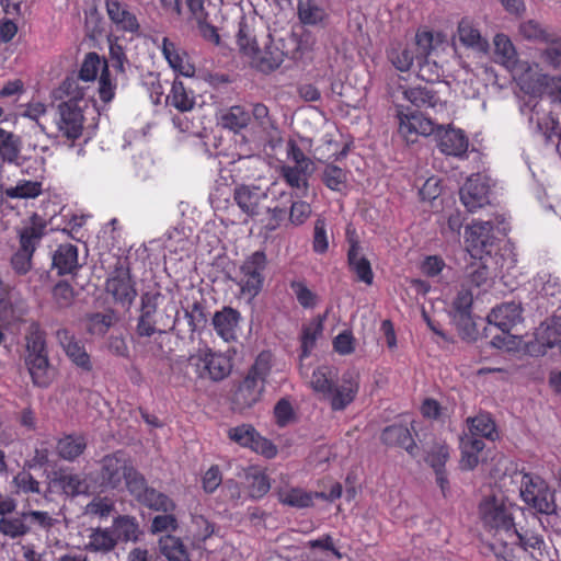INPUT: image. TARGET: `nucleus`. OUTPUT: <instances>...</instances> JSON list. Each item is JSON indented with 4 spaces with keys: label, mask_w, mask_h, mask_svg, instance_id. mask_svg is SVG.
<instances>
[{
    "label": "nucleus",
    "mask_w": 561,
    "mask_h": 561,
    "mask_svg": "<svg viewBox=\"0 0 561 561\" xmlns=\"http://www.w3.org/2000/svg\"><path fill=\"white\" fill-rule=\"evenodd\" d=\"M180 308L160 290H147L140 295L135 333L140 339H149L172 333L183 340L184 334L179 325Z\"/></svg>",
    "instance_id": "nucleus-1"
},
{
    "label": "nucleus",
    "mask_w": 561,
    "mask_h": 561,
    "mask_svg": "<svg viewBox=\"0 0 561 561\" xmlns=\"http://www.w3.org/2000/svg\"><path fill=\"white\" fill-rule=\"evenodd\" d=\"M47 333L37 321L26 328L24 364L33 386L47 389L57 376V368L48 356Z\"/></svg>",
    "instance_id": "nucleus-2"
},
{
    "label": "nucleus",
    "mask_w": 561,
    "mask_h": 561,
    "mask_svg": "<svg viewBox=\"0 0 561 561\" xmlns=\"http://www.w3.org/2000/svg\"><path fill=\"white\" fill-rule=\"evenodd\" d=\"M432 50V32L419 31L413 43L391 48L388 51V58L393 67L402 72L410 70L415 62L419 67V76L424 80H431V78H426L425 72L430 68L428 57Z\"/></svg>",
    "instance_id": "nucleus-3"
},
{
    "label": "nucleus",
    "mask_w": 561,
    "mask_h": 561,
    "mask_svg": "<svg viewBox=\"0 0 561 561\" xmlns=\"http://www.w3.org/2000/svg\"><path fill=\"white\" fill-rule=\"evenodd\" d=\"M66 94L70 98L58 104V118L56 121L60 136L69 140V147L82 136L84 116L79 101L83 99V90L76 80L67 79L62 83Z\"/></svg>",
    "instance_id": "nucleus-4"
},
{
    "label": "nucleus",
    "mask_w": 561,
    "mask_h": 561,
    "mask_svg": "<svg viewBox=\"0 0 561 561\" xmlns=\"http://www.w3.org/2000/svg\"><path fill=\"white\" fill-rule=\"evenodd\" d=\"M134 473L139 471L133 466L130 458L125 451L117 450L101 458L94 481L103 492L117 490L123 482L128 491Z\"/></svg>",
    "instance_id": "nucleus-5"
},
{
    "label": "nucleus",
    "mask_w": 561,
    "mask_h": 561,
    "mask_svg": "<svg viewBox=\"0 0 561 561\" xmlns=\"http://www.w3.org/2000/svg\"><path fill=\"white\" fill-rule=\"evenodd\" d=\"M494 230L499 233L506 234L505 218L496 216L495 221L489 220H474L466 228L465 239L468 251L471 256L491 255L496 247V237Z\"/></svg>",
    "instance_id": "nucleus-6"
},
{
    "label": "nucleus",
    "mask_w": 561,
    "mask_h": 561,
    "mask_svg": "<svg viewBox=\"0 0 561 561\" xmlns=\"http://www.w3.org/2000/svg\"><path fill=\"white\" fill-rule=\"evenodd\" d=\"M266 267L267 257L265 252L255 251L244 259L239 266L238 275L229 276V279L240 287L241 294L249 299H253L263 289Z\"/></svg>",
    "instance_id": "nucleus-7"
},
{
    "label": "nucleus",
    "mask_w": 561,
    "mask_h": 561,
    "mask_svg": "<svg viewBox=\"0 0 561 561\" xmlns=\"http://www.w3.org/2000/svg\"><path fill=\"white\" fill-rule=\"evenodd\" d=\"M520 496L523 501L540 514H556L557 504L554 492L539 476L524 473L522 478Z\"/></svg>",
    "instance_id": "nucleus-8"
},
{
    "label": "nucleus",
    "mask_w": 561,
    "mask_h": 561,
    "mask_svg": "<svg viewBox=\"0 0 561 561\" xmlns=\"http://www.w3.org/2000/svg\"><path fill=\"white\" fill-rule=\"evenodd\" d=\"M106 293L112 295L116 304L123 307H130L138 293L136 282L134 280L129 265L126 261L118 259L113 271L106 278Z\"/></svg>",
    "instance_id": "nucleus-9"
},
{
    "label": "nucleus",
    "mask_w": 561,
    "mask_h": 561,
    "mask_svg": "<svg viewBox=\"0 0 561 561\" xmlns=\"http://www.w3.org/2000/svg\"><path fill=\"white\" fill-rule=\"evenodd\" d=\"M134 474L128 493L138 504L154 512L173 513L175 511L176 504L169 495L149 486L141 472Z\"/></svg>",
    "instance_id": "nucleus-10"
},
{
    "label": "nucleus",
    "mask_w": 561,
    "mask_h": 561,
    "mask_svg": "<svg viewBox=\"0 0 561 561\" xmlns=\"http://www.w3.org/2000/svg\"><path fill=\"white\" fill-rule=\"evenodd\" d=\"M108 21L116 32L140 36L141 25L136 9L124 0H104Z\"/></svg>",
    "instance_id": "nucleus-11"
},
{
    "label": "nucleus",
    "mask_w": 561,
    "mask_h": 561,
    "mask_svg": "<svg viewBox=\"0 0 561 561\" xmlns=\"http://www.w3.org/2000/svg\"><path fill=\"white\" fill-rule=\"evenodd\" d=\"M462 205L470 213L484 207L490 203V185L480 174H472L459 190Z\"/></svg>",
    "instance_id": "nucleus-12"
},
{
    "label": "nucleus",
    "mask_w": 561,
    "mask_h": 561,
    "mask_svg": "<svg viewBox=\"0 0 561 561\" xmlns=\"http://www.w3.org/2000/svg\"><path fill=\"white\" fill-rule=\"evenodd\" d=\"M479 513L483 525L488 528L508 533L515 527L513 515L495 497L483 500L479 505Z\"/></svg>",
    "instance_id": "nucleus-13"
},
{
    "label": "nucleus",
    "mask_w": 561,
    "mask_h": 561,
    "mask_svg": "<svg viewBox=\"0 0 561 561\" xmlns=\"http://www.w3.org/2000/svg\"><path fill=\"white\" fill-rule=\"evenodd\" d=\"M196 366L201 378H209L213 381L224 380L232 369L230 357L221 353H215L211 350H207L198 356Z\"/></svg>",
    "instance_id": "nucleus-14"
},
{
    "label": "nucleus",
    "mask_w": 561,
    "mask_h": 561,
    "mask_svg": "<svg viewBox=\"0 0 561 561\" xmlns=\"http://www.w3.org/2000/svg\"><path fill=\"white\" fill-rule=\"evenodd\" d=\"M359 383L352 371H345L327 396L333 411L345 410L356 398Z\"/></svg>",
    "instance_id": "nucleus-15"
},
{
    "label": "nucleus",
    "mask_w": 561,
    "mask_h": 561,
    "mask_svg": "<svg viewBox=\"0 0 561 561\" xmlns=\"http://www.w3.org/2000/svg\"><path fill=\"white\" fill-rule=\"evenodd\" d=\"M57 337L65 354L77 368L82 373H91L93 370V363L85 346L69 330H58Z\"/></svg>",
    "instance_id": "nucleus-16"
},
{
    "label": "nucleus",
    "mask_w": 561,
    "mask_h": 561,
    "mask_svg": "<svg viewBox=\"0 0 561 561\" xmlns=\"http://www.w3.org/2000/svg\"><path fill=\"white\" fill-rule=\"evenodd\" d=\"M267 191L256 185L239 184L233 190V201L249 217L261 214V203L267 198Z\"/></svg>",
    "instance_id": "nucleus-17"
},
{
    "label": "nucleus",
    "mask_w": 561,
    "mask_h": 561,
    "mask_svg": "<svg viewBox=\"0 0 561 561\" xmlns=\"http://www.w3.org/2000/svg\"><path fill=\"white\" fill-rule=\"evenodd\" d=\"M523 308L520 302L505 301L492 308L486 317L489 325L495 329L512 330L516 324L523 321Z\"/></svg>",
    "instance_id": "nucleus-18"
},
{
    "label": "nucleus",
    "mask_w": 561,
    "mask_h": 561,
    "mask_svg": "<svg viewBox=\"0 0 561 561\" xmlns=\"http://www.w3.org/2000/svg\"><path fill=\"white\" fill-rule=\"evenodd\" d=\"M437 146L444 154L458 158L466 157L469 140L465 131L458 128L438 127Z\"/></svg>",
    "instance_id": "nucleus-19"
},
{
    "label": "nucleus",
    "mask_w": 561,
    "mask_h": 561,
    "mask_svg": "<svg viewBox=\"0 0 561 561\" xmlns=\"http://www.w3.org/2000/svg\"><path fill=\"white\" fill-rule=\"evenodd\" d=\"M380 440L387 447L403 448L412 457H415L419 453V447L413 439L410 430L403 424L386 426L381 432Z\"/></svg>",
    "instance_id": "nucleus-20"
},
{
    "label": "nucleus",
    "mask_w": 561,
    "mask_h": 561,
    "mask_svg": "<svg viewBox=\"0 0 561 561\" xmlns=\"http://www.w3.org/2000/svg\"><path fill=\"white\" fill-rule=\"evenodd\" d=\"M264 388V383L247 375L234 392L233 404L239 411L252 408L261 400Z\"/></svg>",
    "instance_id": "nucleus-21"
},
{
    "label": "nucleus",
    "mask_w": 561,
    "mask_h": 561,
    "mask_svg": "<svg viewBox=\"0 0 561 561\" xmlns=\"http://www.w3.org/2000/svg\"><path fill=\"white\" fill-rule=\"evenodd\" d=\"M484 448L483 439L469 434H461L459 436L460 469L470 471L477 468L480 462V454Z\"/></svg>",
    "instance_id": "nucleus-22"
},
{
    "label": "nucleus",
    "mask_w": 561,
    "mask_h": 561,
    "mask_svg": "<svg viewBox=\"0 0 561 561\" xmlns=\"http://www.w3.org/2000/svg\"><path fill=\"white\" fill-rule=\"evenodd\" d=\"M162 54L176 73L186 78H193L195 76V67L187 61L186 51L178 48L168 37H163L162 39Z\"/></svg>",
    "instance_id": "nucleus-23"
},
{
    "label": "nucleus",
    "mask_w": 561,
    "mask_h": 561,
    "mask_svg": "<svg viewBox=\"0 0 561 561\" xmlns=\"http://www.w3.org/2000/svg\"><path fill=\"white\" fill-rule=\"evenodd\" d=\"M402 94L404 100L409 101L416 108H436L438 106L442 108L445 105L438 92L432 87L416 85L405 88Z\"/></svg>",
    "instance_id": "nucleus-24"
},
{
    "label": "nucleus",
    "mask_w": 561,
    "mask_h": 561,
    "mask_svg": "<svg viewBox=\"0 0 561 561\" xmlns=\"http://www.w3.org/2000/svg\"><path fill=\"white\" fill-rule=\"evenodd\" d=\"M112 529L118 542H138L145 533L139 522L131 515H117L112 523Z\"/></svg>",
    "instance_id": "nucleus-25"
},
{
    "label": "nucleus",
    "mask_w": 561,
    "mask_h": 561,
    "mask_svg": "<svg viewBox=\"0 0 561 561\" xmlns=\"http://www.w3.org/2000/svg\"><path fill=\"white\" fill-rule=\"evenodd\" d=\"M293 192L282 191L271 201V205L266 207L268 220L265 228L268 231H275L287 219Z\"/></svg>",
    "instance_id": "nucleus-26"
},
{
    "label": "nucleus",
    "mask_w": 561,
    "mask_h": 561,
    "mask_svg": "<svg viewBox=\"0 0 561 561\" xmlns=\"http://www.w3.org/2000/svg\"><path fill=\"white\" fill-rule=\"evenodd\" d=\"M51 264L58 275L75 274L80 267L78 248L71 243L60 244L53 254Z\"/></svg>",
    "instance_id": "nucleus-27"
},
{
    "label": "nucleus",
    "mask_w": 561,
    "mask_h": 561,
    "mask_svg": "<svg viewBox=\"0 0 561 561\" xmlns=\"http://www.w3.org/2000/svg\"><path fill=\"white\" fill-rule=\"evenodd\" d=\"M297 16L304 25L324 26L329 19L319 0H298Z\"/></svg>",
    "instance_id": "nucleus-28"
},
{
    "label": "nucleus",
    "mask_w": 561,
    "mask_h": 561,
    "mask_svg": "<svg viewBox=\"0 0 561 561\" xmlns=\"http://www.w3.org/2000/svg\"><path fill=\"white\" fill-rule=\"evenodd\" d=\"M466 424L468 426V432H463L462 434H469L481 439L486 438L492 442L499 437L495 422L492 415L488 412L467 417Z\"/></svg>",
    "instance_id": "nucleus-29"
},
{
    "label": "nucleus",
    "mask_w": 561,
    "mask_h": 561,
    "mask_svg": "<svg viewBox=\"0 0 561 561\" xmlns=\"http://www.w3.org/2000/svg\"><path fill=\"white\" fill-rule=\"evenodd\" d=\"M22 141L18 135L0 128V157L4 162L23 167L27 158L21 157Z\"/></svg>",
    "instance_id": "nucleus-30"
},
{
    "label": "nucleus",
    "mask_w": 561,
    "mask_h": 561,
    "mask_svg": "<svg viewBox=\"0 0 561 561\" xmlns=\"http://www.w3.org/2000/svg\"><path fill=\"white\" fill-rule=\"evenodd\" d=\"M241 314L231 307H224L220 311H216L211 322L215 331L224 340L229 341L234 336V330L239 324Z\"/></svg>",
    "instance_id": "nucleus-31"
},
{
    "label": "nucleus",
    "mask_w": 561,
    "mask_h": 561,
    "mask_svg": "<svg viewBox=\"0 0 561 561\" xmlns=\"http://www.w3.org/2000/svg\"><path fill=\"white\" fill-rule=\"evenodd\" d=\"M457 33L460 43L465 47L483 54L488 53L489 42L481 36L480 31L472 25L470 20L461 19L458 23Z\"/></svg>",
    "instance_id": "nucleus-32"
},
{
    "label": "nucleus",
    "mask_w": 561,
    "mask_h": 561,
    "mask_svg": "<svg viewBox=\"0 0 561 561\" xmlns=\"http://www.w3.org/2000/svg\"><path fill=\"white\" fill-rule=\"evenodd\" d=\"M347 262L352 272L357 276V279L371 285L374 280V273L370 262L367 257L359 255V243L356 240L351 241L347 251Z\"/></svg>",
    "instance_id": "nucleus-33"
},
{
    "label": "nucleus",
    "mask_w": 561,
    "mask_h": 561,
    "mask_svg": "<svg viewBox=\"0 0 561 561\" xmlns=\"http://www.w3.org/2000/svg\"><path fill=\"white\" fill-rule=\"evenodd\" d=\"M329 311L327 310L323 314L316 317L309 324L304 325L301 330V352L300 358H307L314 348L317 340L322 335L323 323L327 320Z\"/></svg>",
    "instance_id": "nucleus-34"
},
{
    "label": "nucleus",
    "mask_w": 561,
    "mask_h": 561,
    "mask_svg": "<svg viewBox=\"0 0 561 561\" xmlns=\"http://www.w3.org/2000/svg\"><path fill=\"white\" fill-rule=\"evenodd\" d=\"M245 488L248 496L251 500H260L267 494L271 489L268 477L256 467H249L244 471Z\"/></svg>",
    "instance_id": "nucleus-35"
},
{
    "label": "nucleus",
    "mask_w": 561,
    "mask_h": 561,
    "mask_svg": "<svg viewBox=\"0 0 561 561\" xmlns=\"http://www.w3.org/2000/svg\"><path fill=\"white\" fill-rule=\"evenodd\" d=\"M285 56H288V53L279 47V43H271L265 46L264 50H260L257 55L251 58L261 71L271 72L282 65Z\"/></svg>",
    "instance_id": "nucleus-36"
},
{
    "label": "nucleus",
    "mask_w": 561,
    "mask_h": 561,
    "mask_svg": "<svg viewBox=\"0 0 561 561\" xmlns=\"http://www.w3.org/2000/svg\"><path fill=\"white\" fill-rule=\"evenodd\" d=\"M337 380L339 373L335 367L321 365L313 370L310 385L313 391L321 393L325 399Z\"/></svg>",
    "instance_id": "nucleus-37"
},
{
    "label": "nucleus",
    "mask_w": 561,
    "mask_h": 561,
    "mask_svg": "<svg viewBox=\"0 0 561 561\" xmlns=\"http://www.w3.org/2000/svg\"><path fill=\"white\" fill-rule=\"evenodd\" d=\"M87 448V439L83 435H65L59 438L56 445L59 457L64 460L73 461L79 458Z\"/></svg>",
    "instance_id": "nucleus-38"
},
{
    "label": "nucleus",
    "mask_w": 561,
    "mask_h": 561,
    "mask_svg": "<svg viewBox=\"0 0 561 561\" xmlns=\"http://www.w3.org/2000/svg\"><path fill=\"white\" fill-rule=\"evenodd\" d=\"M167 103H170L180 112H188L195 105V96L191 89H187L183 81L175 78L171 91L167 95Z\"/></svg>",
    "instance_id": "nucleus-39"
},
{
    "label": "nucleus",
    "mask_w": 561,
    "mask_h": 561,
    "mask_svg": "<svg viewBox=\"0 0 561 561\" xmlns=\"http://www.w3.org/2000/svg\"><path fill=\"white\" fill-rule=\"evenodd\" d=\"M250 113L240 105L230 106L228 110L222 111L218 117V124L233 133H239L244 129L250 123Z\"/></svg>",
    "instance_id": "nucleus-40"
},
{
    "label": "nucleus",
    "mask_w": 561,
    "mask_h": 561,
    "mask_svg": "<svg viewBox=\"0 0 561 561\" xmlns=\"http://www.w3.org/2000/svg\"><path fill=\"white\" fill-rule=\"evenodd\" d=\"M51 482L55 488L60 489L64 494L71 497L85 494L88 491V484L85 480L82 479L79 474L55 472Z\"/></svg>",
    "instance_id": "nucleus-41"
},
{
    "label": "nucleus",
    "mask_w": 561,
    "mask_h": 561,
    "mask_svg": "<svg viewBox=\"0 0 561 561\" xmlns=\"http://www.w3.org/2000/svg\"><path fill=\"white\" fill-rule=\"evenodd\" d=\"M117 545L114 531L110 528H92L89 535V543L87 549L93 552L107 553L112 551Z\"/></svg>",
    "instance_id": "nucleus-42"
},
{
    "label": "nucleus",
    "mask_w": 561,
    "mask_h": 561,
    "mask_svg": "<svg viewBox=\"0 0 561 561\" xmlns=\"http://www.w3.org/2000/svg\"><path fill=\"white\" fill-rule=\"evenodd\" d=\"M483 336L490 337V345L496 350L514 351L518 347L517 335L511 333V330L495 329L493 325L483 329Z\"/></svg>",
    "instance_id": "nucleus-43"
},
{
    "label": "nucleus",
    "mask_w": 561,
    "mask_h": 561,
    "mask_svg": "<svg viewBox=\"0 0 561 561\" xmlns=\"http://www.w3.org/2000/svg\"><path fill=\"white\" fill-rule=\"evenodd\" d=\"M396 117L399 123L398 133L407 144H414L419 138V128L416 122L412 119L414 112L403 105H396Z\"/></svg>",
    "instance_id": "nucleus-44"
},
{
    "label": "nucleus",
    "mask_w": 561,
    "mask_h": 561,
    "mask_svg": "<svg viewBox=\"0 0 561 561\" xmlns=\"http://www.w3.org/2000/svg\"><path fill=\"white\" fill-rule=\"evenodd\" d=\"M159 550L168 561H191L186 547L179 537L162 536L159 539Z\"/></svg>",
    "instance_id": "nucleus-45"
},
{
    "label": "nucleus",
    "mask_w": 561,
    "mask_h": 561,
    "mask_svg": "<svg viewBox=\"0 0 561 561\" xmlns=\"http://www.w3.org/2000/svg\"><path fill=\"white\" fill-rule=\"evenodd\" d=\"M278 501L287 506L295 508H307L313 505L314 493L307 492L300 488L279 489L277 491Z\"/></svg>",
    "instance_id": "nucleus-46"
},
{
    "label": "nucleus",
    "mask_w": 561,
    "mask_h": 561,
    "mask_svg": "<svg viewBox=\"0 0 561 561\" xmlns=\"http://www.w3.org/2000/svg\"><path fill=\"white\" fill-rule=\"evenodd\" d=\"M106 22L95 3L84 10V33L89 39L96 41L105 33Z\"/></svg>",
    "instance_id": "nucleus-47"
},
{
    "label": "nucleus",
    "mask_w": 561,
    "mask_h": 561,
    "mask_svg": "<svg viewBox=\"0 0 561 561\" xmlns=\"http://www.w3.org/2000/svg\"><path fill=\"white\" fill-rule=\"evenodd\" d=\"M184 318L187 320L188 332L193 334L206 328L208 322V312L204 300H195L192 305L183 308Z\"/></svg>",
    "instance_id": "nucleus-48"
},
{
    "label": "nucleus",
    "mask_w": 561,
    "mask_h": 561,
    "mask_svg": "<svg viewBox=\"0 0 561 561\" xmlns=\"http://www.w3.org/2000/svg\"><path fill=\"white\" fill-rule=\"evenodd\" d=\"M448 317L462 341L473 343L478 340L479 332L472 313H451Z\"/></svg>",
    "instance_id": "nucleus-49"
},
{
    "label": "nucleus",
    "mask_w": 561,
    "mask_h": 561,
    "mask_svg": "<svg viewBox=\"0 0 561 561\" xmlns=\"http://www.w3.org/2000/svg\"><path fill=\"white\" fill-rule=\"evenodd\" d=\"M312 170L283 165L280 168V176L291 187L302 190V196L307 195L309 188V176Z\"/></svg>",
    "instance_id": "nucleus-50"
},
{
    "label": "nucleus",
    "mask_w": 561,
    "mask_h": 561,
    "mask_svg": "<svg viewBox=\"0 0 561 561\" xmlns=\"http://www.w3.org/2000/svg\"><path fill=\"white\" fill-rule=\"evenodd\" d=\"M190 11L196 20L197 30L201 36L216 46L220 45V35L218 34L217 27L208 22V13L205 12L203 0H201V8H193L190 9Z\"/></svg>",
    "instance_id": "nucleus-51"
},
{
    "label": "nucleus",
    "mask_w": 561,
    "mask_h": 561,
    "mask_svg": "<svg viewBox=\"0 0 561 561\" xmlns=\"http://www.w3.org/2000/svg\"><path fill=\"white\" fill-rule=\"evenodd\" d=\"M237 45L240 51L245 56L252 57L260 53L256 38L253 35V31L244 18H242L239 22Z\"/></svg>",
    "instance_id": "nucleus-52"
},
{
    "label": "nucleus",
    "mask_w": 561,
    "mask_h": 561,
    "mask_svg": "<svg viewBox=\"0 0 561 561\" xmlns=\"http://www.w3.org/2000/svg\"><path fill=\"white\" fill-rule=\"evenodd\" d=\"M31 530L23 513L19 516L1 517L0 518V533L11 539L20 538L28 534Z\"/></svg>",
    "instance_id": "nucleus-53"
},
{
    "label": "nucleus",
    "mask_w": 561,
    "mask_h": 561,
    "mask_svg": "<svg viewBox=\"0 0 561 561\" xmlns=\"http://www.w3.org/2000/svg\"><path fill=\"white\" fill-rule=\"evenodd\" d=\"M321 180L329 190L342 192L346 187L347 172L333 163H328Z\"/></svg>",
    "instance_id": "nucleus-54"
},
{
    "label": "nucleus",
    "mask_w": 561,
    "mask_h": 561,
    "mask_svg": "<svg viewBox=\"0 0 561 561\" xmlns=\"http://www.w3.org/2000/svg\"><path fill=\"white\" fill-rule=\"evenodd\" d=\"M302 195L294 194L291 196L290 206L288 209V221L294 226L304 225L310 217L312 210L309 203L301 201Z\"/></svg>",
    "instance_id": "nucleus-55"
},
{
    "label": "nucleus",
    "mask_w": 561,
    "mask_h": 561,
    "mask_svg": "<svg viewBox=\"0 0 561 561\" xmlns=\"http://www.w3.org/2000/svg\"><path fill=\"white\" fill-rule=\"evenodd\" d=\"M495 61L503 65L515 62L516 51L511 39L504 34H497L494 37Z\"/></svg>",
    "instance_id": "nucleus-56"
},
{
    "label": "nucleus",
    "mask_w": 561,
    "mask_h": 561,
    "mask_svg": "<svg viewBox=\"0 0 561 561\" xmlns=\"http://www.w3.org/2000/svg\"><path fill=\"white\" fill-rule=\"evenodd\" d=\"M45 225H33L25 227L20 232V250L33 255L36 245L39 243L44 236Z\"/></svg>",
    "instance_id": "nucleus-57"
},
{
    "label": "nucleus",
    "mask_w": 561,
    "mask_h": 561,
    "mask_svg": "<svg viewBox=\"0 0 561 561\" xmlns=\"http://www.w3.org/2000/svg\"><path fill=\"white\" fill-rule=\"evenodd\" d=\"M42 194V183L38 181H19L13 187L5 190V195L10 198H35Z\"/></svg>",
    "instance_id": "nucleus-58"
},
{
    "label": "nucleus",
    "mask_w": 561,
    "mask_h": 561,
    "mask_svg": "<svg viewBox=\"0 0 561 561\" xmlns=\"http://www.w3.org/2000/svg\"><path fill=\"white\" fill-rule=\"evenodd\" d=\"M272 358L273 355L270 351L261 352L256 356L253 365L250 367L247 375L252 376L254 379L265 385L266 379L272 370Z\"/></svg>",
    "instance_id": "nucleus-59"
},
{
    "label": "nucleus",
    "mask_w": 561,
    "mask_h": 561,
    "mask_svg": "<svg viewBox=\"0 0 561 561\" xmlns=\"http://www.w3.org/2000/svg\"><path fill=\"white\" fill-rule=\"evenodd\" d=\"M107 41L110 46V60L112 67L116 70L117 73L125 77V65L128 64V58L126 56L125 48L123 45L118 43L117 36H113L112 34H110L107 35Z\"/></svg>",
    "instance_id": "nucleus-60"
},
{
    "label": "nucleus",
    "mask_w": 561,
    "mask_h": 561,
    "mask_svg": "<svg viewBox=\"0 0 561 561\" xmlns=\"http://www.w3.org/2000/svg\"><path fill=\"white\" fill-rule=\"evenodd\" d=\"M12 483L19 494L41 493L39 482L25 468L13 477Z\"/></svg>",
    "instance_id": "nucleus-61"
},
{
    "label": "nucleus",
    "mask_w": 561,
    "mask_h": 561,
    "mask_svg": "<svg viewBox=\"0 0 561 561\" xmlns=\"http://www.w3.org/2000/svg\"><path fill=\"white\" fill-rule=\"evenodd\" d=\"M256 430L250 424H242L232 427L228 432V436L231 440L239 444L242 447L251 448L256 437Z\"/></svg>",
    "instance_id": "nucleus-62"
},
{
    "label": "nucleus",
    "mask_w": 561,
    "mask_h": 561,
    "mask_svg": "<svg viewBox=\"0 0 561 561\" xmlns=\"http://www.w3.org/2000/svg\"><path fill=\"white\" fill-rule=\"evenodd\" d=\"M101 58L94 53H88L82 61L78 78L84 82L93 81L100 70Z\"/></svg>",
    "instance_id": "nucleus-63"
},
{
    "label": "nucleus",
    "mask_w": 561,
    "mask_h": 561,
    "mask_svg": "<svg viewBox=\"0 0 561 561\" xmlns=\"http://www.w3.org/2000/svg\"><path fill=\"white\" fill-rule=\"evenodd\" d=\"M539 342L542 346L552 348L561 344V323L553 319L539 335Z\"/></svg>",
    "instance_id": "nucleus-64"
}]
</instances>
